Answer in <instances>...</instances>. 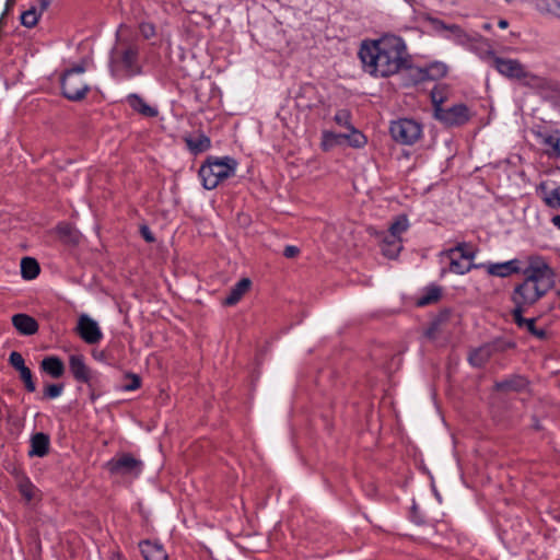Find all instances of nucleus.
Returning a JSON list of instances; mask_svg holds the SVG:
<instances>
[{"instance_id":"1","label":"nucleus","mask_w":560,"mask_h":560,"mask_svg":"<svg viewBox=\"0 0 560 560\" xmlns=\"http://www.w3.org/2000/svg\"><path fill=\"white\" fill-rule=\"evenodd\" d=\"M359 57L366 73L375 78H387L402 69L410 70V58L404 39L386 35L376 40L363 42Z\"/></svg>"},{"instance_id":"2","label":"nucleus","mask_w":560,"mask_h":560,"mask_svg":"<svg viewBox=\"0 0 560 560\" xmlns=\"http://www.w3.org/2000/svg\"><path fill=\"white\" fill-rule=\"evenodd\" d=\"M523 273L525 279L511 293L513 310L526 311L555 287V271L541 259L532 260Z\"/></svg>"},{"instance_id":"3","label":"nucleus","mask_w":560,"mask_h":560,"mask_svg":"<svg viewBox=\"0 0 560 560\" xmlns=\"http://www.w3.org/2000/svg\"><path fill=\"white\" fill-rule=\"evenodd\" d=\"M136 44L119 42L110 50L109 67L116 79H130L141 73Z\"/></svg>"},{"instance_id":"4","label":"nucleus","mask_w":560,"mask_h":560,"mask_svg":"<svg viewBox=\"0 0 560 560\" xmlns=\"http://www.w3.org/2000/svg\"><path fill=\"white\" fill-rule=\"evenodd\" d=\"M236 166V161L229 156L208 160L200 166L198 173L202 186L208 190L214 189L222 180L235 174Z\"/></svg>"},{"instance_id":"5","label":"nucleus","mask_w":560,"mask_h":560,"mask_svg":"<svg viewBox=\"0 0 560 560\" xmlns=\"http://www.w3.org/2000/svg\"><path fill=\"white\" fill-rule=\"evenodd\" d=\"M389 133L401 145H413L423 135V127L411 118H400L390 122Z\"/></svg>"},{"instance_id":"6","label":"nucleus","mask_w":560,"mask_h":560,"mask_svg":"<svg viewBox=\"0 0 560 560\" xmlns=\"http://www.w3.org/2000/svg\"><path fill=\"white\" fill-rule=\"evenodd\" d=\"M493 67L502 75L525 81L527 84L541 85L542 79L526 71L525 67L516 59L497 57Z\"/></svg>"},{"instance_id":"7","label":"nucleus","mask_w":560,"mask_h":560,"mask_svg":"<svg viewBox=\"0 0 560 560\" xmlns=\"http://www.w3.org/2000/svg\"><path fill=\"white\" fill-rule=\"evenodd\" d=\"M515 347L513 341L497 338L490 342L471 350L468 355L469 363L475 368L483 366L494 354L505 352Z\"/></svg>"},{"instance_id":"8","label":"nucleus","mask_w":560,"mask_h":560,"mask_svg":"<svg viewBox=\"0 0 560 560\" xmlns=\"http://www.w3.org/2000/svg\"><path fill=\"white\" fill-rule=\"evenodd\" d=\"M106 469L113 476H130L137 478L143 469V463L130 453L118 455L106 463Z\"/></svg>"},{"instance_id":"9","label":"nucleus","mask_w":560,"mask_h":560,"mask_svg":"<svg viewBox=\"0 0 560 560\" xmlns=\"http://www.w3.org/2000/svg\"><path fill=\"white\" fill-rule=\"evenodd\" d=\"M436 120L446 127H459L469 121L471 115L469 108L460 103L451 107H438L433 115Z\"/></svg>"},{"instance_id":"10","label":"nucleus","mask_w":560,"mask_h":560,"mask_svg":"<svg viewBox=\"0 0 560 560\" xmlns=\"http://www.w3.org/2000/svg\"><path fill=\"white\" fill-rule=\"evenodd\" d=\"M74 330L78 336L89 346H95L100 343L104 337L98 323L85 313L79 315Z\"/></svg>"},{"instance_id":"11","label":"nucleus","mask_w":560,"mask_h":560,"mask_svg":"<svg viewBox=\"0 0 560 560\" xmlns=\"http://www.w3.org/2000/svg\"><path fill=\"white\" fill-rule=\"evenodd\" d=\"M431 23L435 31L446 32L445 37L458 45L467 46L472 42V37L457 24H446L439 19H432Z\"/></svg>"},{"instance_id":"12","label":"nucleus","mask_w":560,"mask_h":560,"mask_svg":"<svg viewBox=\"0 0 560 560\" xmlns=\"http://www.w3.org/2000/svg\"><path fill=\"white\" fill-rule=\"evenodd\" d=\"M410 73L415 78L416 82H422L427 80L435 81L446 75L447 67L443 62L435 61L423 68L410 67Z\"/></svg>"},{"instance_id":"13","label":"nucleus","mask_w":560,"mask_h":560,"mask_svg":"<svg viewBox=\"0 0 560 560\" xmlns=\"http://www.w3.org/2000/svg\"><path fill=\"white\" fill-rule=\"evenodd\" d=\"M529 386L528 380L520 374H512L494 383V390L502 394L523 393Z\"/></svg>"},{"instance_id":"14","label":"nucleus","mask_w":560,"mask_h":560,"mask_svg":"<svg viewBox=\"0 0 560 560\" xmlns=\"http://www.w3.org/2000/svg\"><path fill=\"white\" fill-rule=\"evenodd\" d=\"M525 311L512 310L511 315L513 322L520 329H525L528 334L536 337L539 340L547 338V331L544 328L536 327V318H525L523 313Z\"/></svg>"},{"instance_id":"15","label":"nucleus","mask_w":560,"mask_h":560,"mask_svg":"<svg viewBox=\"0 0 560 560\" xmlns=\"http://www.w3.org/2000/svg\"><path fill=\"white\" fill-rule=\"evenodd\" d=\"M78 51L82 55L80 61L72 63V74H80L94 69L93 48L89 40L78 45Z\"/></svg>"},{"instance_id":"16","label":"nucleus","mask_w":560,"mask_h":560,"mask_svg":"<svg viewBox=\"0 0 560 560\" xmlns=\"http://www.w3.org/2000/svg\"><path fill=\"white\" fill-rule=\"evenodd\" d=\"M537 138L540 140V143L547 147L546 153L552 158H560V131L551 130V131H538Z\"/></svg>"},{"instance_id":"17","label":"nucleus","mask_w":560,"mask_h":560,"mask_svg":"<svg viewBox=\"0 0 560 560\" xmlns=\"http://www.w3.org/2000/svg\"><path fill=\"white\" fill-rule=\"evenodd\" d=\"M487 269V272L490 276L506 278L513 273H518L521 271L517 259H512L504 262L498 264H488L483 266Z\"/></svg>"},{"instance_id":"18","label":"nucleus","mask_w":560,"mask_h":560,"mask_svg":"<svg viewBox=\"0 0 560 560\" xmlns=\"http://www.w3.org/2000/svg\"><path fill=\"white\" fill-rule=\"evenodd\" d=\"M144 560H167V553L162 544L151 540H143L139 544Z\"/></svg>"},{"instance_id":"19","label":"nucleus","mask_w":560,"mask_h":560,"mask_svg":"<svg viewBox=\"0 0 560 560\" xmlns=\"http://www.w3.org/2000/svg\"><path fill=\"white\" fill-rule=\"evenodd\" d=\"M252 281L248 278H243L236 282L229 291L223 300V305L233 306L237 304L244 294L250 289Z\"/></svg>"},{"instance_id":"20","label":"nucleus","mask_w":560,"mask_h":560,"mask_svg":"<svg viewBox=\"0 0 560 560\" xmlns=\"http://www.w3.org/2000/svg\"><path fill=\"white\" fill-rule=\"evenodd\" d=\"M12 324L20 334L25 336L34 335L38 330L37 322L26 314H15L12 317Z\"/></svg>"},{"instance_id":"21","label":"nucleus","mask_w":560,"mask_h":560,"mask_svg":"<svg viewBox=\"0 0 560 560\" xmlns=\"http://www.w3.org/2000/svg\"><path fill=\"white\" fill-rule=\"evenodd\" d=\"M40 370L52 378H59L65 374L66 366L60 358L49 355L42 360Z\"/></svg>"},{"instance_id":"22","label":"nucleus","mask_w":560,"mask_h":560,"mask_svg":"<svg viewBox=\"0 0 560 560\" xmlns=\"http://www.w3.org/2000/svg\"><path fill=\"white\" fill-rule=\"evenodd\" d=\"M128 105L137 113L144 117H156L159 110L145 103L143 97L137 93H131L126 97Z\"/></svg>"},{"instance_id":"23","label":"nucleus","mask_w":560,"mask_h":560,"mask_svg":"<svg viewBox=\"0 0 560 560\" xmlns=\"http://www.w3.org/2000/svg\"><path fill=\"white\" fill-rule=\"evenodd\" d=\"M49 448V438L45 433L38 432L35 433L31 439V450L28 451V455L43 457L48 453Z\"/></svg>"},{"instance_id":"24","label":"nucleus","mask_w":560,"mask_h":560,"mask_svg":"<svg viewBox=\"0 0 560 560\" xmlns=\"http://www.w3.org/2000/svg\"><path fill=\"white\" fill-rule=\"evenodd\" d=\"M72 376L84 383H89L91 380L92 372L84 364L82 355H72Z\"/></svg>"},{"instance_id":"25","label":"nucleus","mask_w":560,"mask_h":560,"mask_svg":"<svg viewBox=\"0 0 560 560\" xmlns=\"http://www.w3.org/2000/svg\"><path fill=\"white\" fill-rule=\"evenodd\" d=\"M40 271L39 265L35 258L24 257L21 260V275L26 280L35 279Z\"/></svg>"},{"instance_id":"26","label":"nucleus","mask_w":560,"mask_h":560,"mask_svg":"<svg viewBox=\"0 0 560 560\" xmlns=\"http://www.w3.org/2000/svg\"><path fill=\"white\" fill-rule=\"evenodd\" d=\"M402 249L401 240L389 237L385 235L383 238L382 253L384 256L394 259Z\"/></svg>"},{"instance_id":"27","label":"nucleus","mask_w":560,"mask_h":560,"mask_svg":"<svg viewBox=\"0 0 560 560\" xmlns=\"http://www.w3.org/2000/svg\"><path fill=\"white\" fill-rule=\"evenodd\" d=\"M409 221L406 215H398L388 228L387 236L401 240V235L408 230Z\"/></svg>"},{"instance_id":"28","label":"nucleus","mask_w":560,"mask_h":560,"mask_svg":"<svg viewBox=\"0 0 560 560\" xmlns=\"http://www.w3.org/2000/svg\"><path fill=\"white\" fill-rule=\"evenodd\" d=\"M442 290L438 285H431L424 289L422 295L418 299V306H427L439 301Z\"/></svg>"},{"instance_id":"29","label":"nucleus","mask_w":560,"mask_h":560,"mask_svg":"<svg viewBox=\"0 0 560 560\" xmlns=\"http://www.w3.org/2000/svg\"><path fill=\"white\" fill-rule=\"evenodd\" d=\"M346 141V133H336L331 131H324L322 138V147L324 151H329L336 145Z\"/></svg>"},{"instance_id":"30","label":"nucleus","mask_w":560,"mask_h":560,"mask_svg":"<svg viewBox=\"0 0 560 560\" xmlns=\"http://www.w3.org/2000/svg\"><path fill=\"white\" fill-rule=\"evenodd\" d=\"M186 142L188 148L194 153L205 152L211 147L210 139L205 135H200L197 138L187 139Z\"/></svg>"},{"instance_id":"31","label":"nucleus","mask_w":560,"mask_h":560,"mask_svg":"<svg viewBox=\"0 0 560 560\" xmlns=\"http://www.w3.org/2000/svg\"><path fill=\"white\" fill-rule=\"evenodd\" d=\"M455 253H459L463 259L471 261L476 257V250L472 249L467 243H458L455 247L450 248L446 254L452 257Z\"/></svg>"},{"instance_id":"32","label":"nucleus","mask_w":560,"mask_h":560,"mask_svg":"<svg viewBox=\"0 0 560 560\" xmlns=\"http://www.w3.org/2000/svg\"><path fill=\"white\" fill-rule=\"evenodd\" d=\"M450 258H451L450 271L457 273V275H465V273L469 272L471 269L481 268V266H483V264H472V262L464 264L457 259H454L453 256Z\"/></svg>"},{"instance_id":"33","label":"nucleus","mask_w":560,"mask_h":560,"mask_svg":"<svg viewBox=\"0 0 560 560\" xmlns=\"http://www.w3.org/2000/svg\"><path fill=\"white\" fill-rule=\"evenodd\" d=\"M350 133L346 135V141L353 148H362L366 143V137L357 130L354 127H351Z\"/></svg>"},{"instance_id":"34","label":"nucleus","mask_w":560,"mask_h":560,"mask_svg":"<svg viewBox=\"0 0 560 560\" xmlns=\"http://www.w3.org/2000/svg\"><path fill=\"white\" fill-rule=\"evenodd\" d=\"M541 189L545 191L544 201L550 208H560V189L559 186L549 191L542 186Z\"/></svg>"},{"instance_id":"35","label":"nucleus","mask_w":560,"mask_h":560,"mask_svg":"<svg viewBox=\"0 0 560 560\" xmlns=\"http://www.w3.org/2000/svg\"><path fill=\"white\" fill-rule=\"evenodd\" d=\"M40 13L37 12L36 8H31L23 12L21 15V23L25 27H33L37 24Z\"/></svg>"},{"instance_id":"36","label":"nucleus","mask_w":560,"mask_h":560,"mask_svg":"<svg viewBox=\"0 0 560 560\" xmlns=\"http://www.w3.org/2000/svg\"><path fill=\"white\" fill-rule=\"evenodd\" d=\"M430 96H431V102L433 105V115H434L438 107H444L443 103L446 100V95L442 88H440L439 85H435L432 89Z\"/></svg>"},{"instance_id":"37","label":"nucleus","mask_w":560,"mask_h":560,"mask_svg":"<svg viewBox=\"0 0 560 560\" xmlns=\"http://www.w3.org/2000/svg\"><path fill=\"white\" fill-rule=\"evenodd\" d=\"M19 373H20L21 380L23 381V383L25 385V388L31 393L35 392L36 385L33 381L32 371L27 366H25V368L19 370Z\"/></svg>"},{"instance_id":"38","label":"nucleus","mask_w":560,"mask_h":560,"mask_svg":"<svg viewBox=\"0 0 560 560\" xmlns=\"http://www.w3.org/2000/svg\"><path fill=\"white\" fill-rule=\"evenodd\" d=\"M20 491L27 501L34 500L37 492L36 488L28 481L20 485Z\"/></svg>"},{"instance_id":"39","label":"nucleus","mask_w":560,"mask_h":560,"mask_svg":"<svg viewBox=\"0 0 560 560\" xmlns=\"http://www.w3.org/2000/svg\"><path fill=\"white\" fill-rule=\"evenodd\" d=\"M334 119L339 126L346 127L348 129L353 127L350 122V113L346 109L337 112Z\"/></svg>"},{"instance_id":"40","label":"nucleus","mask_w":560,"mask_h":560,"mask_svg":"<svg viewBox=\"0 0 560 560\" xmlns=\"http://www.w3.org/2000/svg\"><path fill=\"white\" fill-rule=\"evenodd\" d=\"M65 389V385L63 384H49L46 388H45V397L47 398H57L59 397L62 392Z\"/></svg>"},{"instance_id":"41","label":"nucleus","mask_w":560,"mask_h":560,"mask_svg":"<svg viewBox=\"0 0 560 560\" xmlns=\"http://www.w3.org/2000/svg\"><path fill=\"white\" fill-rule=\"evenodd\" d=\"M9 363L16 370L25 368V362L21 353L13 351L9 355Z\"/></svg>"},{"instance_id":"42","label":"nucleus","mask_w":560,"mask_h":560,"mask_svg":"<svg viewBox=\"0 0 560 560\" xmlns=\"http://www.w3.org/2000/svg\"><path fill=\"white\" fill-rule=\"evenodd\" d=\"M90 84H84L81 89L72 92V102L81 101L85 97L86 93L90 91Z\"/></svg>"},{"instance_id":"43","label":"nucleus","mask_w":560,"mask_h":560,"mask_svg":"<svg viewBox=\"0 0 560 560\" xmlns=\"http://www.w3.org/2000/svg\"><path fill=\"white\" fill-rule=\"evenodd\" d=\"M130 378V383L124 385V389L128 392L139 388L141 384V380L138 375L131 374Z\"/></svg>"},{"instance_id":"44","label":"nucleus","mask_w":560,"mask_h":560,"mask_svg":"<svg viewBox=\"0 0 560 560\" xmlns=\"http://www.w3.org/2000/svg\"><path fill=\"white\" fill-rule=\"evenodd\" d=\"M140 234L149 243H152L155 241L153 233L151 232L150 228L147 225L140 226Z\"/></svg>"},{"instance_id":"45","label":"nucleus","mask_w":560,"mask_h":560,"mask_svg":"<svg viewBox=\"0 0 560 560\" xmlns=\"http://www.w3.org/2000/svg\"><path fill=\"white\" fill-rule=\"evenodd\" d=\"M300 248L293 245H288L284 247L283 256L287 258H294L299 255Z\"/></svg>"},{"instance_id":"46","label":"nucleus","mask_w":560,"mask_h":560,"mask_svg":"<svg viewBox=\"0 0 560 560\" xmlns=\"http://www.w3.org/2000/svg\"><path fill=\"white\" fill-rule=\"evenodd\" d=\"M440 319H435L431 323L430 327L427 329V332L425 335L429 337V338H433L435 336V332L438 331V328H439V325H440Z\"/></svg>"},{"instance_id":"47","label":"nucleus","mask_w":560,"mask_h":560,"mask_svg":"<svg viewBox=\"0 0 560 560\" xmlns=\"http://www.w3.org/2000/svg\"><path fill=\"white\" fill-rule=\"evenodd\" d=\"M141 32L144 35V37L149 38L151 35L154 34V27L152 25H150V24L142 25L141 26Z\"/></svg>"},{"instance_id":"48","label":"nucleus","mask_w":560,"mask_h":560,"mask_svg":"<svg viewBox=\"0 0 560 560\" xmlns=\"http://www.w3.org/2000/svg\"><path fill=\"white\" fill-rule=\"evenodd\" d=\"M70 72V70H66L61 77V86L63 91V95L70 100V94L66 91V77Z\"/></svg>"},{"instance_id":"49","label":"nucleus","mask_w":560,"mask_h":560,"mask_svg":"<svg viewBox=\"0 0 560 560\" xmlns=\"http://www.w3.org/2000/svg\"><path fill=\"white\" fill-rule=\"evenodd\" d=\"M92 355L95 360H98V361H104L105 357H106L104 351H96V350L92 351Z\"/></svg>"},{"instance_id":"50","label":"nucleus","mask_w":560,"mask_h":560,"mask_svg":"<svg viewBox=\"0 0 560 560\" xmlns=\"http://www.w3.org/2000/svg\"><path fill=\"white\" fill-rule=\"evenodd\" d=\"M69 228L68 225H63V226H60L59 228V233H60V236L63 237L66 241L68 238V235H69Z\"/></svg>"},{"instance_id":"51","label":"nucleus","mask_w":560,"mask_h":560,"mask_svg":"<svg viewBox=\"0 0 560 560\" xmlns=\"http://www.w3.org/2000/svg\"><path fill=\"white\" fill-rule=\"evenodd\" d=\"M551 222L555 226H557L558 229H560V215H555L552 217L551 219Z\"/></svg>"},{"instance_id":"52","label":"nucleus","mask_w":560,"mask_h":560,"mask_svg":"<svg viewBox=\"0 0 560 560\" xmlns=\"http://www.w3.org/2000/svg\"><path fill=\"white\" fill-rule=\"evenodd\" d=\"M49 0H40V12L42 13L49 5Z\"/></svg>"},{"instance_id":"53","label":"nucleus","mask_w":560,"mask_h":560,"mask_svg":"<svg viewBox=\"0 0 560 560\" xmlns=\"http://www.w3.org/2000/svg\"><path fill=\"white\" fill-rule=\"evenodd\" d=\"M498 25L500 28H506L509 25V22L506 20H500Z\"/></svg>"},{"instance_id":"54","label":"nucleus","mask_w":560,"mask_h":560,"mask_svg":"<svg viewBox=\"0 0 560 560\" xmlns=\"http://www.w3.org/2000/svg\"><path fill=\"white\" fill-rule=\"evenodd\" d=\"M13 3H14V0H7V5H5L7 10H9L13 5Z\"/></svg>"},{"instance_id":"55","label":"nucleus","mask_w":560,"mask_h":560,"mask_svg":"<svg viewBox=\"0 0 560 560\" xmlns=\"http://www.w3.org/2000/svg\"><path fill=\"white\" fill-rule=\"evenodd\" d=\"M71 240H72V243L77 241V235L74 234V232H73V231H72Z\"/></svg>"},{"instance_id":"56","label":"nucleus","mask_w":560,"mask_h":560,"mask_svg":"<svg viewBox=\"0 0 560 560\" xmlns=\"http://www.w3.org/2000/svg\"><path fill=\"white\" fill-rule=\"evenodd\" d=\"M506 2H512L513 0H505Z\"/></svg>"}]
</instances>
